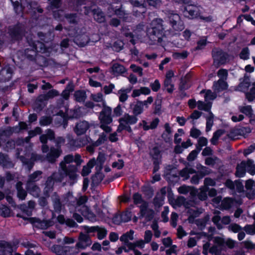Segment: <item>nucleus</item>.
I'll list each match as a JSON object with an SVG mask.
<instances>
[{
    "label": "nucleus",
    "instance_id": "obj_9",
    "mask_svg": "<svg viewBox=\"0 0 255 255\" xmlns=\"http://www.w3.org/2000/svg\"><path fill=\"white\" fill-rule=\"evenodd\" d=\"M142 26L143 25L138 26L132 33L124 32V34L126 37H129V41L134 44L137 40L140 39V36L145 33L142 30Z\"/></svg>",
    "mask_w": 255,
    "mask_h": 255
},
{
    "label": "nucleus",
    "instance_id": "obj_36",
    "mask_svg": "<svg viewBox=\"0 0 255 255\" xmlns=\"http://www.w3.org/2000/svg\"><path fill=\"white\" fill-rule=\"evenodd\" d=\"M21 185L22 183L21 182L17 183L16 185V188L17 189V196L19 199L23 200L26 196V193L24 190L21 189Z\"/></svg>",
    "mask_w": 255,
    "mask_h": 255
},
{
    "label": "nucleus",
    "instance_id": "obj_27",
    "mask_svg": "<svg viewBox=\"0 0 255 255\" xmlns=\"http://www.w3.org/2000/svg\"><path fill=\"white\" fill-rule=\"evenodd\" d=\"M178 192L181 194H187L190 192L192 195H194L197 192L195 189L186 186H182L180 187L178 189Z\"/></svg>",
    "mask_w": 255,
    "mask_h": 255
},
{
    "label": "nucleus",
    "instance_id": "obj_61",
    "mask_svg": "<svg viewBox=\"0 0 255 255\" xmlns=\"http://www.w3.org/2000/svg\"><path fill=\"white\" fill-rule=\"evenodd\" d=\"M169 212L168 207L165 206L164 207V211L162 212L161 216L163 219V221L165 222H166L168 220V218L167 217V214Z\"/></svg>",
    "mask_w": 255,
    "mask_h": 255
},
{
    "label": "nucleus",
    "instance_id": "obj_56",
    "mask_svg": "<svg viewBox=\"0 0 255 255\" xmlns=\"http://www.w3.org/2000/svg\"><path fill=\"white\" fill-rule=\"evenodd\" d=\"M153 101V99L152 97L150 96L148 97L146 100H145L144 101H139V103L142 104V106H143V108L145 107L146 108H147L148 107V105L151 104Z\"/></svg>",
    "mask_w": 255,
    "mask_h": 255
},
{
    "label": "nucleus",
    "instance_id": "obj_43",
    "mask_svg": "<svg viewBox=\"0 0 255 255\" xmlns=\"http://www.w3.org/2000/svg\"><path fill=\"white\" fill-rule=\"evenodd\" d=\"M240 57L241 59L243 60H247L249 59L250 51L248 48H244L242 50L240 54Z\"/></svg>",
    "mask_w": 255,
    "mask_h": 255
},
{
    "label": "nucleus",
    "instance_id": "obj_60",
    "mask_svg": "<svg viewBox=\"0 0 255 255\" xmlns=\"http://www.w3.org/2000/svg\"><path fill=\"white\" fill-rule=\"evenodd\" d=\"M41 131V128L39 127L36 128L33 130L29 131L28 138H31L38 134H39Z\"/></svg>",
    "mask_w": 255,
    "mask_h": 255
},
{
    "label": "nucleus",
    "instance_id": "obj_3",
    "mask_svg": "<svg viewBox=\"0 0 255 255\" xmlns=\"http://www.w3.org/2000/svg\"><path fill=\"white\" fill-rule=\"evenodd\" d=\"M247 171L252 175L255 174V164L251 160H248L247 162L243 161L237 167L236 175L243 177Z\"/></svg>",
    "mask_w": 255,
    "mask_h": 255
},
{
    "label": "nucleus",
    "instance_id": "obj_35",
    "mask_svg": "<svg viewBox=\"0 0 255 255\" xmlns=\"http://www.w3.org/2000/svg\"><path fill=\"white\" fill-rule=\"evenodd\" d=\"M143 111V108L142 106V104L139 103V101H138L136 104L135 105L133 109V114L136 116L138 115L141 114Z\"/></svg>",
    "mask_w": 255,
    "mask_h": 255
},
{
    "label": "nucleus",
    "instance_id": "obj_51",
    "mask_svg": "<svg viewBox=\"0 0 255 255\" xmlns=\"http://www.w3.org/2000/svg\"><path fill=\"white\" fill-rule=\"evenodd\" d=\"M245 230L247 234L254 235L255 234V223L253 225H248L245 227Z\"/></svg>",
    "mask_w": 255,
    "mask_h": 255
},
{
    "label": "nucleus",
    "instance_id": "obj_44",
    "mask_svg": "<svg viewBox=\"0 0 255 255\" xmlns=\"http://www.w3.org/2000/svg\"><path fill=\"white\" fill-rule=\"evenodd\" d=\"M97 232L98 233V238L100 240L104 239L107 234V231L105 229L99 227L97 228Z\"/></svg>",
    "mask_w": 255,
    "mask_h": 255
},
{
    "label": "nucleus",
    "instance_id": "obj_2",
    "mask_svg": "<svg viewBox=\"0 0 255 255\" xmlns=\"http://www.w3.org/2000/svg\"><path fill=\"white\" fill-rule=\"evenodd\" d=\"M74 161L77 165H79L82 161L80 156L76 154L75 156L68 155L64 157V161L60 163V169L63 171L62 177L68 175L71 179H74L76 177L77 167L71 164Z\"/></svg>",
    "mask_w": 255,
    "mask_h": 255
},
{
    "label": "nucleus",
    "instance_id": "obj_8",
    "mask_svg": "<svg viewBox=\"0 0 255 255\" xmlns=\"http://www.w3.org/2000/svg\"><path fill=\"white\" fill-rule=\"evenodd\" d=\"M76 249L69 247H61L58 245L53 246L51 248V251L58 255H72L77 253Z\"/></svg>",
    "mask_w": 255,
    "mask_h": 255
},
{
    "label": "nucleus",
    "instance_id": "obj_58",
    "mask_svg": "<svg viewBox=\"0 0 255 255\" xmlns=\"http://www.w3.org/2000/svg\"><path fill=\"white\" fill-rule=\"evenodd\" d=\"M222 134L221 130H218L214 133V135L211 139V142L213 144H215L219 138V137Z\"/></svg>",
    "mask_w": 255,
    "mask_h": 255
},
{
    "label": "nucleus",
    "instance_id": "obj_64",
    "mask_svg": "<svg viewBox=\"0 0 255 255\" xmlns=\"http://www.w3.org/2000/svg\"><path fill=\"white\" fill-rule=\"evenodd\" d=\"M178 219V215L175 213H172L171 216V223L173 227H176L177 221Z\"/></svg>",
    "mask_w": 255,
    "mask_h": 255
},
{
    "label": "nucleus",
    "instance_id": "obj_23",
    "mask_svg": "<svg viewBox=\"0 0 255 255\" xmlns=\"http://www.w3.org/2000/svg\"><path fill=\"white\" fill-rule=\"evenodd\" d=\"M133 234L134 232L132 230H130L129 232L122 235L120 238V240L124 242L128 247V244L130 243H128V242L133 239Z\"/></svg>",
    "mask_w": 255,
    "mask_h": 255
},
{
    "label": "nucleus",
    "instance_id": "obj_38",
    "mask_svg": "<svg viewBox=\"0 0 255 255\" xmlns=\"http://www.w3.org/2000/svg\"><path fill=\"white\" fill-rule=\"evenodd\" d=\"M144 246V242L143 240H139L134 243H130L128 244V247L130 250H135L134 248L136 247L140 248H143Z\"/></svg>",
    "mask_w": 255,
    "mask_h": 255
},
{
    "label": "nucleus",
    "instance_id": "obj_39",
    "mask_svg": "<svg viewBox=\"0 0 255 255\" xmlns=\"http://www.w3.org/2000/svg\"><path fill=\"white\" fill-rule=\"evenodd\" d=\"M208 191V188L207 187H203L200 189L199 192H198V196L199 198L202 200H205L207 198V192Z\"/></svg>",
    "mask_w": 255,
    "mask_h": 255
},
{
    "label": "nucleus",
    "instance_id": "obj_1",
    "mask_svg": "<svg viewBox=\"0 0 255 255\" xmlns=\"http://www.w3.org/2000/svg\"><path fill=\"white\" fill-rule=\"evenodd\" d=\"M92 100L96 102H102L103 109L100 113L99 119L101 122L100 127L106 132H110L111 128L107 126L112 122L111 117L112 109L106 106V102L103 99L102 93H99L96 94H92Z\"/></svg>",
    "mask_w": 255,
    "mask_h": 255
},
{
    "label": "nucleus",
    "instance_id": "obj_48",
    "mask_svg": "<svg viewBox=\"0 0 255 255\" xmlns=\"http://www.w3.org/2000/svg\"><path fill=\"white\" fill-rule=\"evenodd\" d=\"M218 76L220 78L219 80L225 81L228 76V72L225 69H221L218 72Z\"/></svg>",
    "mask_w": 255,
    "mask_h": 255
},
{
    "label": "nucleus",
    "instance_id": "obj_37",
    "mask_svg": "<svg viewBox=\"0 0 255 255\" xmlns=\"http://www.w3.org/2000/svg\"><path fill=\"white\" fill-rule=\"evenodd\" d=\"M233 205V201L229 198L224 199L221 202V207L224 209L230 208Z\"/></svg>",
    "mask_w": 255,
    "mask_h": 255
},
{
    "label": "nucleus",
    "instance_id": "obj_13",
    "mask_svg": "<svg viewBox=\"0 0 255 255\" xmlns=\"http://www.w3.org/2000/svg\"><path fill=\"white\" fill-rule=\"evenodd\" d=\"M199 11L198 7L195 5H189L185 7L184 14L190 18H193L199 15Z\"/></svg>",
    "mask_w": 255,
    "mask_h": 255
},
{
    "label": "nucleus",
    "instance_id": "obj_30",
    "mask_svg": "<svg viewBox=\"0 0 255 255\" xmlns=\"http://www.w3.org/2000/svg\"><path fill=\"white\" fill-rule=\"evenodd\" d=\"M54 138V133L51 130H48L46 134H43L40 137L41 142L44 144L46 143L47 139H52Z\"/></svg>",
    "mask_w": 255,
    "mask_h": 255
},
{
    "label": "nucleus",
    "instance_id": "obj_11",
    "mask_svg": "<svg viewBox=\"0 0 255 255\" xmlns=\"http://www.w3.org/2000/svg\"><path fill=\"white\" fill-rule=\"evenodd\" d=\"M91 244L92 241L89 236L81 233L79 238V242L77 243L76 248H74L76 250L74 251H77L78 253L79 249H85L90 246Z\"/></svg>",
    "mask_w": 255,
    "mask_h": 255
},
{
    "label": "nucleus",
    "instance_id": "obj_14",
    "mask_svg": "<svg viewBox=\"0 0 255 255\" xmlns=\"http://www.w3.org/2000/svg\"><path fill=\"white\" fill-rule=\"evenodd\" d=\"M30 220L34 226L41 229H46L53 225V222L50 221H41L33 218H30Z\"/></svg>",
    "mask_w": 255,
    "mask_h": 255
},
{
    "label": "nucleus",
    "instance_id": "obj_19",
    "mask_svg": "<svg viewBox=\"0 0 255 255\" xmlns=\"http://www.w3.org/2000/svg\"><path fill=\"white\" fill-rule=\"evenodd\" d=\"M246 188L248 191L247 196L251 199L253 197L255 192V184L252 180L247 181L246 183Z\"/></svg>",
    "mask_w": 255,
    "mask_h": 255
},
{
    "label": "nucleus",
    "instance_id": "obj_21",
    "mask_svg": "<svg viewBox=\"0 0 255 255\" xmlns=\"http://www.w3.org/2000/svg\"><path fill=\"white\" fill-rule=\"evenodd\" d=\"M96 162V161L94 159L90 160L87 165L84 166L82 171V175L83 176L88 175L91 172V168L95 165Z\"/></svg>",
    "mask_w": 255,
    "mask_h": 255
},
{
    "label": "nucleus",
    "instance_id": "obj_26",
    "mask_svg": "<svg viewBox=\"0 0 255 255\" xmlns=\"http://www.w3.org/2000/svg\"><path fill=\"white\" fill-rule=\"evenodd\" d=\"M225 185L227 187L230 189H234L236 187L239 191H241L243 188V186L242 184L238 182L234 183L230 180H227Z\"/></svg>",
    "mask_w": 255,
    "mask_h": 255
},
{
    "label": "nucleus",
    "instance_id": "obj_31",
    "mask_svg": "<svg viewBox=\"0 0 255 255\" xmlns=\"http://www.w3.org/2000/svg\"><path fill=\"white\" fill-rule=\"evenodd\" d=\"M27 190L29 191L33 196L37 197L38 195L39 192V188L37 186L33 185V184L28 183L27 185Z\"/></svg>",
    "mask_w": 255,
    "mask_h": 255
},
{
    "label": "nucleus",
    "instance_id": "obj_17",
    "mask_svg": "<svg viewBox=\"0 0 255 255\" xmlns=\"http://www.w3.org/2000/svg\"><path fill=\"white\" fill-rule=\"evenodd\" d=\"M228 88L227 83L225 81L219 80L217 82H215L213 88L215 93H219Z\"/></svg>",
    "mask_w": 255,
    "mask_h": 255
},
{
    "label": "nucleus",
    "instance_id": "obj_55",
    "mask_svg": "<svg viewBox=\"0 0 255 255\" xmlns=\"http://www.w3.org/2000/svg\"><path fill=\"white\" fill-rule=\"evenodd\" d=\"M73 90L72 86L69 85L66 89L63 92L62 96L65 99H67L70 95V93Z\"/></svg>",
    "mask_w": 255,
    "mask_h": 255
},
{
    "label": "nucleus",
    "instance_id": "obj_12",
    "mask_svg": "<svg viewBox=\"0 0 255 255\" xmlns=\"http://www.w3.org/2000/svg\"><path fill=\"white\" fill-rule=\"evenodd\" d=\"M13 247L5 241H0V255H12Z\"/></svg>",
    "mask_w": 255,
    "mask_h": 255
},
{
    "label": "nucleus",
    "instance_id": "obj_5",
    "mask_svg": "<svg viewBox=\"0 0 255 255\" xmlns=\"http://www.w3.org/2000/svg\"><path fill=\"white\" fill-rule=\"evenodd\" d=\"M133 199L135 204H137L141 203V205L140 206L141 216H145L148 220L151 219L153 212L147 209V204L146 202H142L141 196L137 193H135L133 195Z\"/></svg>",
    "mask_w": 255,
    "mask_h": 255
},
{
    "label": "nucleus",
    "instance_id": "obj_62",
    "mask_svg": "<svg viewBox=\"0 0 255 255\" xmlns=\"http://www.w3.org/2000/svg\"><path fill=\"white\" fill-rule=\"evenodd\" d=\"M201 134V131L196 128H192L190 130V135L194 138H197Z\"/></svg>",
    "mask_w": 255,
    "mask_h": 255
},
{
    "label": "nucleus",
    "instance_id": "obj_15",
    "mask_svg": "<svg viewBox=\"0 0 255 255\" xmlns=\"http://www.w3.org/2000/svg\"><path fill=\"white\" fill-rule=\"evenodd\" d=\"M214 242L215 244H217L220 248H221V246H222L224 243L230 249L234 248L236 244V242L232 239H228L224 242L223 239L221 237H215L214 238Z\"/></svg>",
    "mask_w": 255,
    "mask_h": 255
},
{
    "label": "nucleus",
    "instance_id": "obj_20",
    "mask_svg": "<svg viewBox=\"0 0 255 255\" xmlns=\"http://www.w3.org/2000/svg\"><path fill=\"white\" fill-rule=\"evenodd\" d=\"M13 4L15 12L19 13L22 10L23 7L25 8V3L22 0H10Z\"/></svg>",
    "mask_w": 255,
    "mask_h": 255
},
{
    "label": "nucleus",
    "instance_id": "obj_46",
    "mask_svg": "<svg viewBox=\"0 0 255 255\" xmlns=\"http://www.w3.org/2000/svg\"><path fill=\"white\" fill-rule=\"evenodd\" d=\"M122 222H127L129 221L131 218V214L130 212L127 211L122 213L120 216Z\"/></svg>",
    "mask_w": 255,
    "mask_h": 255
},
{
    "label": "nucleus",
    "instance_id": "obj_29",
    "mask_svg": "<svg viewBox=\"0 0 255 255\" xmlns=\"http://www.w3.org/2000/svg\"><path fill=\"white\" fill-rule=\"evenodd\" d=\"M112 71L114 74H120L125 71V68L123 66L118 63H115L113 65Z\"/></svg>",
    "mask_w": 255,
    "mask_h": 255
},
{
    "label": "nucleus",
    "instance_id": "obj_54",
    "mask_svg": "<svg viewBox=\"0 0 255 255\" xmlns=\"http://www.w3.org/2000/svg\"><path fill=\"white\" fill-rule=\"evenodd\" d=\"M217 244L209 249V253L214 254L215 255H224V254L217 249Z\"/></svg>",
    "mask_w": 255,
    "mask_h": 255
},
{
    "label": "nucleus",
    "instance_id": "obj_24",
    "mask_svg": "<svg viewBox=\"0 0 255 255\" xmlns=\"http://www.w3.org/2000/svg\"><path fill=\"white\" fill-rule=\"evenodd\" d=\"M130 89H122L118 91V94L120 102H124L128 99V93L130 91Z\"/></svg>",
    "mask_w": 255,
    "mask_h": 255
},
{
    "label": "nucleus",
    "instance_id": "obj_53",
    "mask_svg": "<svg viewBox=\"0 0 255 255\" xmlns=\"http://www.w3.org/2000/svg\"><path fill=\"white\" fill-rule=\"evenodd\" d=\"M199 240V238H190L188 240L187 246L189 248H193L196 245L197 241Z\"/></svg>",
    "mask_w": 255,
    "mask_h": 255
},
{
    "label": "nucleus",
    "instance_id": "obj_47",
    "mask_svg": "<svg viewBox=\"0 0 255 255\" xmlns=\"http://www.w3.org/2000/svg\"><path fill=\"white\" fill-rule=\"evenodd\" d=\"M220 57L218 56H216L214 57V58L216 60H219L220 63L221 64H224L226 62L227 58L229 57V56L226 53H221L219 55Z\"/></svg>",
    "mask_w": 255,
    "mask_h": 255
},
{
    "label": "nucleus",
    "instance_id": "obj_6",
    "mask_svg": "<svg viewBox=\"0 0 255 255\" xmlns=\"http://www.w3.org/2000/svg\"><path fill=\"white\" fill-rule=\"evenodd\" d=\"M168 19L175 31L173 34H176L178 32L182 30L184 28L183 22L181 20L179 15L176 13H170L168 16Z\"/></svg>",
    "mask_w": 255,
    "mask_h": 255
},
{
    "label": "nucleus",
    "instance_id": "obj_10",
    "mask_svg": "<svg viewBox=\"0 0 255 255\" xmlns=\"http://www.w3.org/2000/svg\"><path fill=\"white\" fill-rule=\"evenodd\" d=\"M161 23L162 20L161 19H156L153 20L151 23V29L148 28L147 29V33L149 34H152L154 36L157 35V37L158 38V39H159V35L163 29Z\"/></svg>",
    "mask_w": 255,
    "mask_h": 255
},
{
    "label": "nucleus",
    "instance_id": "obj_32",
    "mask_svg": "<svg viewBox=\"0 0 255 255\" xmlns=\"http://www.w3.org/2000/svg\"><path fill=\"white\" fill-rule=\"evenodd\" d=\"M246 96L249 102H252L255 100V82L253 84L250 91L246 93Z\"/></svg>",
    "mask_w": 255,
    "mask_h": 255
},
{
    "label": "nucleus",
    "instance_id": "obj_18",
    "mask_svg": "<svg viewBox=\"0 0 255 255\" xmlns=\"http://www.w3.org/2000/svg\"><path fill=\"white\" fill-rule=\"evenodd\" d=\"M89 128V124L86 121L79 123L75 128V131L78 135L84 134Z\"/></svg>",
    "mask_w": 255,
    "mask_h": 255
},
{
    "label": "nucleus",
    "instance_id": "obj_50",
    "mask_svg": "<svg viewBox=\"0 0 255 255\" xmlns=\"http://www.w3.org/2000/svg\"><path fill=\"white\" fill-rule=\"evenodd\" d=\"M150 86L154 92L158 91L160 88V84L158 80H155L154 82L150 84Z\"/></svg>",
    "mask_w": 255,
    "mask_h": 255
},
{
    "label": "nucleus",
    "instance_id": "obj_42",
    "mask_svg": "<svg viewBox=\"0 0 255 255\" xmlns=\"http://www.w3.org/2000/svg\"><path fill=\"white\" fill-rule=\"evenodd\" d=\"M209 116L207 118L206 130L208 131L211 130L213 124V115L211 113H209Z\"/></svg>",
    "mask_w": 255,
    "mask_h": 255
},
{
    "label": "nucleus",
    "instance_id": "obj_33",
    "mask_svg": "<svg viewBox=\"0 0 255 255\" xmlns=\"http://www.w3.org/2000/svg\"><path fill=\"white\" fill-rule=\"evenodd\" d=\"M74 97L75 100L79 102H83L86 99V93L83 91H78L75 93Z\"/></svg>",
    "mask_w": 255,
    "mask_h": 255
},
{
    "label": "nucleus",
    "instance_id": "obj_4",
    "mask_svg": "<svg viewBox=\"0 0 255 255\" xmlns=\"http://www.w3.org/2000/svg\"><path fill=\"white\" fill-rule=\"evenodd\" d=\"M137 121V118L134 116H130L128 114H126L120 120V125L117 129L118 131H121L123 129H126L128 131L131 130V128L129 125L135 124Z\"/></svg>",
    "mask_w": 255,
    "mask_h": 255
},
{
    "label": "nucleus",
    "instance_id": "obj_63",
    "mask_svg": "<svg viewBox=\"0 0 255 255\" xmlns=\"http://www.w3.org/2000/svg\"><path fill=\"white\" fill-rule=\"evenodd\" d=\"M193 171L191 169L185 168L181 172V175L184 177L185 179L189 178V174L192 173Z\"/></svg>",
    "mask_w": 255,
    "mask_h": 255
},
{
    "label": "nucleus",
    "instance_id": "obj_59",
    "mask_svg": "<svg viewBox=\"0 0 255 255\" xmlns=\"http://www.w3.org/2000/svg\"><path fill=\"white\" fill-rule=\"evenodd\" d=\"M228 229L234 233L239 232L241 230V227L236 224L231 225L228 227Z\"/></svg>",
    "mask_w": 255,
    "mask_h": 255
},
{
    "label": "nucleus",
    "instance_id": "obj_16",
    "mask_svg": "<svg viewBox=\"0 0 255 255\" xmlns=\"http://www.w3.org/2000/svg\"><path fill=\"white\" fill-rule=\"evenodd\" d=\"M212 220L219 229L223 228L222 225H227L229 224L231 221L230 218L228 216H225L221 220L220 217L217 215L215 216L213 218Z\"/></svg>",
    "mask_w": 255,
    "mask_h": 255
},
{
    "label": "nucleus",
    "instance_id": "obj_7",
    "mask_svg": "<svg viewBox=\"0 0 255 255\" xmlns=\"http://www.w3.org/2000/svg\"><path fill=\"white\" fill-rule=\"evenodd\" d=\"M86 201L87 197L86 196L81 197L77 201L76 210L81 212L83 216L87 217L91 221H94L95 218L93 217V214L90 213L87 207L84 205Z\"/></svg>",
    "mask_w": 255,
    "mask_h": 255
},
{
    "label": "nucleus",
    "instance_id": "obj_45",
    "mask_svg": "<svg viewBox=\"0 0 255 255\" xmlns=\"http://www.w3.org/2000/svg\"><path fill=\"white\" fill-rule=\"evenodd\" d=\"M240 111L243 113L248 116L251 117L253 115V110L250 106H245L240 109Z\"/></svg>",
    "mask_w": 255,
    "mask_h": 255
},
{
    "label": "nucleus",
    "instance_id": "obj_41",
    "mask_svg": "<svg viewBox=\"0 0 255 255\" xmlns=\"http://www.w3.org/2000/svg\"><path fill=\"white\" fill-rule=\"evenodd\" d=\"M216 97V94L213 93L211 90H207L204 96L205 101L208 102H210V101L213 100Z\"/></svg>",
    "mask_w": 255,
    "mask_h": 255
},
{
    "label": "nucleus",
    "instance_id": "obj_22",
    "mask_svg": "<svg viewBox=\"0 0 255 255\" xmlns=\"http://www.w3.org/2000/svg\"><path fill=\"white\" fill-rule=\"evenodd\" d=\"M61 153L59 149L51 148L47 158L50 162H53L56 158H58Z\"/></svg>",
    "mask_w": 255,
    "mask_h": 255
},
{
    "label": "nucleus",
    "instance_id": "obj_28",
    "mask_svg": "<svg viewBox=\"0 0 255 255\" xmlns=\"http://www.w3.org/2000/svg\"><path fill=\"white\" fill-rule=\"evenodd\" d=\"M206 102V103H204L202 101H198L197 103V106L198 109L206 111H209L211 108V103L210 102Z\"/></svg>",
    "mask_w": 255,
    "mask_h": 255
},
{
    "label": "nucleus",
    "instance_id": "obj_52",
    "mask_svg": "<svg viewBox=\"0 0 255 255\" xmlns=\"http://www.w3.org/2000/svg\"><path fill=\"white\" fill-rule=\"evenodd\" d=\"M51 122V119L48 117H43L40 120V124L41 126H47Z\"/></svg>",
    "mask_w": 255,
    "mask_h": 255
},
{
    "label": "nucleus",
    "instance_id": "obj_49",
    "mask_svg": "<svg viewBox=\"0 0 255 255\" xmlns=\"http://www.w3.org/2000/svg\"><path fill=\"white\" fill-rule=\"evenodd\" d=\"M249 83L247 80H244L239 85L237 90L245 92L249 87Z\"/></svg>",
    "mask_w": 255,
    "mask_h": 255
},
{
    "label": "nucleus",
    "instance_id": "obj_34",
    "mask_svg": "<svg viewBox=\"0 0 255 255\" xmlns=\"http://www.w3.org/2000/svg\"><path fill=\"white\" fill-rule=\"evenodd\" d=\"M41 172L40 171H36L31 174L27 181V184H32L33 182L38 180L41 177Z\"/></svg>",
    "mask_w": 255,
    "mask_h": 255
},
{
    "label": "nucleus",
    "instance_id": "obj_25",
    "mask_svg": "<svg viewBox=\"0 0 255 255\" xmlns=\"http://www.w3.org/2000/svg\"><path fill=\"white\" fill-rule=\"evenodd\" d=\"M94 19L99 22H102L105 20V17L102 11L99 9L93 10Z\"/></svg>",
    "mask_w": 255,
    "mask_h": 255
},
{
    "label": "nucleus",
    "instance_id": "obj_57",
    "mask_svg": "<svg viewBox=\"0 0 255 255\" xmlns=\"http://www.w3.org/2000/svg\"><path fill=\"white\" fill-rule=\"evenodd\" d=\"M130 67L133 72L138 73L140 76H142V69L141 67L137 66L134 64L131 65Z\"/></svg>",
    "mask_w": 255,
    "mask_h": 255
},
{
    "label": "nucleus",
    "instance_id": "obj_40",
    "mask_svg": "<svg viewBox=\"0 0 255 255\" xmlns=\"http://www.w3.org/2000/svg\"><path fill=\"white\" fill-rule=\"evenodd\" d=\"M81 108H78L74 111H70L68 112L67 114L69 116V118H78L81 116Z\"/></svg>",
    "mask_w": 255,
    "mask_h": 255
}]
</instances>
